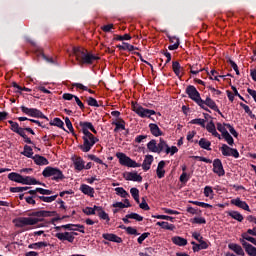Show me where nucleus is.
Segmentation results:
<instances>
[{
  "label": "nucleus",
  "mask_w": 256,
  "mask_h": 256,
  "mask_svg": "<svg viewBox=\"0 0 256 256\" xmlns=\"http://www.w3.org/2000/svg\"><path fill=\"white\" fill-rule=\"evenodd\" d=\"M57 211L39 210L28 213V217H20L17 219V227H27L37 225L44 221V217H55Z\"/></svg>",
  "instance_id": "obj_1"
},
{
  "label": "nucleus",
  "mask_w": 256,
  "mask_h": 256,
  "mask_svg": "<svg viewBox=\"0 0 256 256\" xmlns=\"http://www.w3.org/2000/svg\"><path fill=\"white\" fill-rule=\"evenodd\" d=\"M73 55H75L76 60L79 61L80 65H93L95 61L101 59L99 56L81 47H73Z\"/></svg>",
  "instance_id": "obj_2"
},
{
  "label": "nucleus",
  "mask_w": 256,
  "mask_h": 256,
  "mask_svg": "<svg viewBox=\"0 0 256 256\" xmlns=\"http://www.w3.org/2000/svg\"><path fill=\"white\" fill-rule=\"evenodd\" d=\"M43 177L45 179H48L51 177L52 181H56V183H59V181H63L65 179V175L63 174V171L57 167H52V166H47L43 171H42Z\"/></svg>",
  "instance_id": "obj_3"
},
{
  "label": "nucleus",
  "mask_w": 256,
  "mask_h": 256,
  "mask_svg": "<svg viewBox=\"0 0 256 256\" xmlns=\"http://www.w3.org/2000/svg\"><path fill=\"white\" fill-rule=\"evenodd\" d=\"M82 139H83V144L79 146V149H81L83 153H89V151L93 149V146L95 145V143H99V138L95 137V135L83 136Z\"/></svg>",
  "instance_id": "obj_4"
},
{
  "label": "nucleus",
  "mask_w": 256,
  "mask_h": 256,
  "mask_svg": "<svg viewBox=\"0 0 256 256\" xmlns=\"http://www.w3.org/2000/svg\"><path fill=\"white\" fill-rule=\"evenodd\" d=\"M117 159H119L120 165H123V167H132L137 168L141 167V164L137 163L135 160L131 159V157L127 156L123 152L116 153Z\"/></svg>",
  "instance_id": "obj_5"
},
{
  "label": "nucleus",
  "mask_w": 256,
  "mask_h": 256,
  "mask_svg": "<svg viewBox=\"0 0 256 256\" xmlns=\"http://www.w3.org/2000/svg\"><path fill=\"white\" fill-rule=\"evenodd\" d=\"M133 111L138 117H141L142 119H151V115H157V112H155V110L144 108L139 104H133Z\"/></svg>",
  "instance_id": "obj_6"
},
{
  "label": "nucleus",
  "mask_w": 256,
  "mask_h": 256,
  "mask_svg": "<svg viewBox=\"0 0 256 256\" xmlns=\"http://www.w3.org/2000/svg\"><path fill=\"white\" fill-rule=\"evenodd\" d=\"M22 113L25 115H28V117H35L37 119H46V121H49V118L41 112V110L37 108H27L26 106L20 107Z\"/></svg>",
  "instance_id": "obj_7"
},
{
  "label": "nucleus",
  "mask_w": 256,
  "mask_h": 256,
  "mask_svg": "<svg viewBox=\"0 0 256 256\" xmlns=\"http://www.w3.org/2000/svg\"><path fill=\"white\" fill-rule=\"evenodd\" d=\"M76 127H77V129H79V127H81V131H82L83 135L86 137L93 136V133L95 135H97V130L95 129V126H93V123H91V122L80 121Z\"/></svg>",
  "instance_id": "obj_8"
},
{
  "label": "nucleus",
  "mask_w": 256,
  "mask_h": 256,
  "mask_svg": "<svg viewBox=\"0 0 256 256\" xmlns=\"http://www.w3.org/2000/svg\"><path fill=\"white\" fill-rule=\"evenodd\" d=\"M186 95H188L189 99L194 101L197 105L199 103H203V99L201 98V94L197 90V88L193 85H188L185 90Z\"/></svg>",
  "instance_id": "obj_9"
},
{
  "label": "nucleus",
  "mask_w": 256,
  "mask_h": 256,
  "mask_svg": "<svg viewBox=\"0 0 256 256\" xmlns=\"http://www.w3.org/2000/svg\"><path fill=\"white\" fill-rule=\"evenodd\" d=\"M198 105L201 109H205L206 105V107H209V109H212V111H216L218 115L225 117L221 110H219V107L217 106V103H215V100L211 99V97H207L205 100H202V103H198Z\"/></svg>",
  "instance_id": "obj_10"
},
{
  "label": "nucleus",
  "mask_w": 256,
  "mask_h": 256,
  "mask_svg": "<svg viewBox=\"0 0 256 256\" xmlns=\"http://www.w3.org/2000/svg\"><path fill=\"white\" fill-rule=\"evenodd\" d=\"M220 151L224 157H234V159H239V151L229 147L227 144H223Z\"/></svg>",
  "instance_id": "obj_11"
},
{
  "label": "nucleus",
  "mask_w": 256,
  "mask_h": 256,
  "mask_svg": "<svg viewBox=\"0 0 256 256\" xmlns=\"http://www.w3.org/2000/svg\"><path fill=\"white\" fill-rule=\"evenodd\" d=\"M213 173H216L218 177H223L225 175V169L223 168V162L221 159L217 158L213 161Z\"/></svg>",
  "instance_id": "obj_12"
},
{
  "label": "nucleus",
  "mask_w": 256,
  "mask_h": 256,
  "mask_svg": "<svg viewBox=\"0 0 256 256\" xmlns=\"http://www.w3.org/2000/svg\"><path fill=\"white\" fill-rule=\"evenodd\" d=\"M123 177L126 181H135L137 183H141V181H143V176L137 172H125Z\"/></svg>",
  "instance_id": "obj_13"
},
{
  "label": "nucleus",
  "mask_w": 256,
  "mask_h": 256,
  "mask_svg": "<svg viewBox=\"0 0 256 256\" xmlns=\"http://www.w3.org/2000/svg\"><path fill=\"white\" fill-rule=\"evenodd\" d=\"M231 205H235V207H238L239 209H243L244 211L251 212V209L249 208V204L247 202L242 201L241 198L232 199L230 201Z\"/></svg>",
  "instance_id": "obj_14"
},
{
  "label": "nucleus",
  "mask_w": 256,
  "mask_h": 256,
  "mask_svg": "<svg viewBox=\"0 0 256 256\" xmlns=\"http://www.w3.org/2000/svg\"><path fill=\"white\" fill-rule=\"evenodd\" d=\"M55 237L59 239V241H68V243H73V241H75V236H73L71 232L56 233Z\"/></svg>",
  "instance_id": "obj_15"
},
{
  "label": "nucleus",
  "mask_w": 256,
  "mask_h": 256,
  "mask_svg": "<svg viewBox=\"0 0 256 256\" xmlns=\"http://www.w3.org/2000/svg\"><path fill=\"white\" fill-rule=\"evenodd\" d=\"M242 247L249 256H256V247L245 240H241Z\"/></svg>",
  "instance_id": "obj_16"
},
{
  "label": "nucleus",
  "mask_w": 256,
  "mask_h": 256,
  "mask_svg": "<svg viewBox=\"0 0 256 256\" xmlns=\"http://www.w3.org/2000/svg\"><path fill=\"white\" fill-rule=\"evenodd\" d=\"M95 209L100 219L106 221V223H109L111 221V218H109V214H107V212L103 210V207L95 205Z\"/></svg>",
  "instance_id": "obj_17"
},
{
  "label": "nucleus",
  "mask_w": 256,
  "mask_h": 256,
  "mask_svg": "<svg viewBox=\"0 0 256 256\" xmlns=\"http://www.w3.org/2000/svg\"><path fill=\"white\" fill-rule=\"evenodd\" d=\"M103 239L111 241L112 243H123V239L115 234L104 233L102 234Z\"/></svg>",
  "instance_id": "obj_18"
},
{
  "label": "nucleus",
  "mask_w": 256,
  "mask_h": 256,
  "mask_svg": "<svg viewBox=\"0 0 256 256\" xmlns=\"http://www.w3.org/2000/svg\"><path fill=\"white\" fill-rule=\"evenodd\" d=\"M153 161V155H146L143 163L141 164L143 171H149V169H151V165H153Z\"/></svg>",
  "instance_id": "obj_19"
},
{
  "label": "nucleus",
  "mask_w": 256,
  "mask_h": 256,
  "mask_svg": "<svg viewBox=\"0 0 256 256\" xmlns=\"http://www.w3.org/2000/svg\"><path fill=\"white\" fill-rule=\"evenodd\" d=\"M149 130L151 135L154 137H161L163 135V131H161V128L155 123H150L149 124Z\"/></svg>",
  "instance_id": "obj_20"
},
{
  "label": "nucleus",
  "mask_w": 256,
  "mask_h": 256,
  "mask_svg": "<svg viewBox=\"0 0 256 256\" xmlns=\"http://www.w3.org/2000/svg\"><path fill=\"white\" fill-rule=\"evenodd\" d=\"M22 185H43L45 187V184L37 181V179L31 177V176H25L22 178Z\"/></svg>",
  "instance_id": "obj_21"
},
{
  "label": "nucleus",
  "mask_w": 256,
  "mask_h": 256,
  "mask_svg": "<svg viewBox=\"0 0 256 256\" xmlns=\"http://www.w3.org/2000/svg\"><path fill=\"white\" fill-rule=\"evenodd\" d=\"M80 191L84 193V195H88L89 197H94L95 189L87 184H82L80 186Z\"/></svg>",
  "instance_id": "obj_22"
},
{
  "label": "nucleus",
  "mask_w": 256,
  "mask_h": 256,
  "mask_svg": "<svg viewBox=\"0 0 256 256\" xmlns=\"http://www.w3.org/2000/svg\"><path fill=\"white\" fill-rule=\"evenodd\" d=\"M156 174L158 179H163V177H165V161L164 160L158 163Z\"/></svg>",
  "instance_id": "obj_23"
},
{
  "label": "nucleus",
  "mask_w": 256,
  "mask_h": 256,
  "mask_svg": "<svg viewBox=\"0 0 256 256\" xmlns=\"http://www.w3.org/2000/svg\"><path fill=\"white\" fill-rule=\"evenodd\" d=\"M32 159L36 165H49V160L39 154H36L34 157H32Z\"/></svg>",
  "instance_id": "obj_24"
},
{
  "label": "nucleus",
  "mask_w": 256,
  "mask_h": 256,
  "mask_svg": "<svg viewBox=\"0 0 256 256\" xmlns=\"http://www.w3.org/2000/svg\"><path fill=\"white\" fill-rule=\"evenodd\" d=\"M228 247L229 249H231V251H234L236 255H241V256L245 255V251H243V248L239 244L231 243L228 245Z\"/></svg>",
  "instance_id": "obj_25"
},
{
  "label": "nucleus",
  "mask_w": 256,
  "mask_h": 256,
  "mask_svg": "<svg viewBox=\"0 0 256 256\" xmlns=\"http://www.w3.org/2000/svg\"><path fill=\"white\" fill-rule=\"evenodd\" d=\"M74 167L76 171H83L85 169V161L81 157H77L75 160H73Z\"/></svg>",
  "instance_id": "obj_26"
},
{
  "label": "nucleus",
  "mask_w": 256,
  "mask_h": 256,
  "mask_svg": "<svg viewBox=\"0 0 256 256\" xmlns=\"http://www.w3.org/2000/svg\"><path fill=\"white\" fill-rule=\"evenodd\" d=\"M8 179L10 181H14V183H21L23 182V175L17 173V172H12L8 174Z\"/></svg>",
  "instance_id": "obj_27"
},
{
  "label": "nucleus",
  "mask_w": 256,
  "mask_h": 256,
  "mask_svg": "<svg viewBox=\"0 0 256 256\" xmlns=\"http://www.w3.org/2000/svg\"><path fill=\"white\" fill-rule=\"evenodd\" d=\"M9 125H11L10 129L14 133H17V135H20L21 132L25 131V129L19 127V123L13 122V120H8Z\"/></svg>",
  "instance_id": "obj_28"
},
{
  "label": "nucleus",
  "mask_w": 256,
  "mask_h": 256,
  "mask_svg": "<svg viewBox=\"0 0 256 256\" xmlns=\"http://www.w3.org/2000/svg\"><path fill=\"white\" fill-rule=\"evenodd\" d=\"M172 243L178 245V247H185V245H187V239L180 236H174L172 237Z\"/></svg>",
  "instance_id": "obj_29"
},
{
  "label": "nucleus",
  "mask_w": 256,
  "mask_h": 256,
  "mask_svg": "<svg viewBox=\"0 0 256 256\" xmlns=\"http://www.w3.org/2000/svg\"><path fill=\"white\" fill-rule=\"evenodd\" d=\"M228 217H231L232 219H235V221H238L239 223H243V215L239 213V211H229L227 212Z\"/></svg>",
  "instance_id": "obj_30"
},
{
  "label": "nucleus",
  "mask_w": 256,
  "mask_h": 256,
  "mask_svg": "<svg viewBox=\"0 0 256 256\" xmlns=\"http://www.w3.org/2000/svg\"><path fill=\"white\" fill-rule=\"evenodd\" d=\"M198 145L201 147V149L211 151V141L207 140V138H201L198 142Z\"/></svg>",
  "instance_id": "obj_31"
},
{
  "label": "nucleus",
  "mask_w": 256,
  "mask_h": 256,
  "mask_svg": "<svg viewBox=\"0 0 256 256\" xmlns=\"http://www.w3.org/2000/svg\"><path fill=\"white\" fill-rule=\"evenodd\" d=\"M156 225L158 227H161L162 229H166V231H175V225L174 224H169V222H157Z\"/></svg>",
  "instance_id": "obj_32"
},
{
  "label": "nucleus",
  "mask_w": 256,
  "mask_h": 256,
  "mask_svg": "<svg viewBox=\"0 0 256 256\" xmlns=\"http://www.w3.org/2000/svg\"><path fill=\"white\" fill-rule=\"evenodd\" d=\"M51 126L54 127H59V129H63V131H67L65 129V123L63 122V120H61V118H54L52 122H50Z\"/></svg>",
  "instance_id": "obj_33"
},
{
  "label": "nucleus",
  "mask_w": 256,
  "mask_h": 256,
  "mask_svg": "<svg viewBox=\"0 0 256 256\" xmlns=\"http://www.w3.org/2000/svg\"><path fill=\"white\" fill-rule=\"evenodd\" d=\"M117 48L120 49V51H135V49H137V47L127 42H123L122 45H117Z\"/></svg>",
  "instance_id": "obj_34"
},
{
  "label": "nucleus",
  "mask_w": 256,
  "mask_h": 256,
  "mask_svg": "<svg viewBox=\"0 0 256 256\" xmlns=\"http://www.w3.org/2000/svg\"><path fill=\"white\" fill-rule=\"evenodd\" d=\"M21 155H24V157H28V159H33V148L29 145L24 146L23 152H21Z\"/></svg>",
  "instance_id": "obj_35"
},
{
  "label": "nucleus",
  "mask_w": 256,
  "mask_h": 256,
  "mask_svg": "<svg viewBox=\"0 0 256 256\" xmlns=\"http://www.w3.org/2000/svg\"><path fill=\"white\" fill-rule=\"evenodd\" d=\"M169 147L167 144V141H165L163 138H160L159 143L157 144V153H163Z\"/></svg>",
  "instance_id": "obj_36"
},
{
  "label": "nucleus",
  "mask_w": 256,
  "mask_h": 256,
  "mask_svg": "<svg viewBox=\"0 0 256 256\" xmlns=\"http://www.w3.org/2000/svg\"><path fill=\"white\" fill-rule=\"evenodd\" d=\"M112 125H115L114 133H118L119 129L125 131V120L120 119V122H112Z\"/></svg>",
  "instance_id": "obj_37"
},
{
  "label": "nucleus",
  "mask_w": 256,
  "mask_h": 256,
  "mask_svg": "<svg viewBox=\"0 0 256 256\" xmlns=\"http://www.w3.org/2000/svg\"><path fill=\"white\" fill-rule=\"evenodd\" d=\"M147 149L151 151V153H157L159 150L157 149V140L152 139L148 144H147Z\"/></svg>",
  "instance_id": "obj_38"
},
{
  "label": "nucleus",
  "mask_w": 256,
  "mask_h": 256,
  "mask_svg": "<svg viewBox=\"0 0 256 256\" xmlns=\"http://www.w3.org/2000/svg\"><path fill=\"white\" fill-rule=\"evenodd\" d=\"M49 243L47 242H36V243H32L29 244V249H42V247H48Z\"/></svg>",
  "instance_id": "obj_39"
},
{
  "label": "nucleus",
  "mask_w": 256,
  "mask_h": 256,
  "mask_svg": "<svg viewBox=\"0 0 256 256\" xmlns=\"http://www.w3.org/2000/svg\"><path fill=\"white\" fill-rule=\"evenodd\" d=\"M172 70L177 77L181 75V64H179V61L172 62Z\"/></svg>",
  "instance_id": "obj_40"
},
{
  "label": "nucleus",
  "mask_w": 256,
  "mask_h": 256,
  "mask_svg": "<svg viewBox=\"0 0 256 256\" xmlns=\"http://www.w3.org/2000/svg\"><path fill=\"white\" fill-rule=\"evenodd\" d=\"M58 195H53V196H38V199L40 201H44V203H53L57 199Z\"/></svg>",
  "instance_id": "obj_41"
},
{
  "label": "nucleus",
  "mask_w": 256,
  "mask_h": 256,
  "mask_svg": "<svg viewBox=\"0 0 256 256\" xmlns=\"http://www.w3.org/2000/svg\"><path fill=\"white\" fill-rule=\"evenodd\" d=\"M115 191H116V195H119L123 199H127V197H129V194L123 187H117V188H115Z\"/></svg>",
  "instance_id": "obj_42"
},
{
  "label": "nucleus",
  "mask_w": 256,
  "mask_h": 256,
  "mask_svg": "<svg viewBox=\"0 0 256 256\" xmlns=\"http://www.w3.org/2000/svg\"><path fill=\"white\" fill-rule=\"evenodd\" d=\"M65 124L67 129H69L70 133H72V135L74 137H77V134H75V129L73 128V124L71 123V120L69 119V117L64 118Z\"/></svg>",
  "instance_id": "obj_43"
},
{
  "label": "nucleus",
  "mask_w": 256,
  "mask_h": 256,
  "mask_svg": "<svg viewBox=\"0 0 256 256\" xmlns=\"http://www.w3.org/2000/svg\"><path fill=\"white\" fill-rule=\"evenodd\" d=\"M190 223H193L194 225H205L207 220L203 217H195L190 220Z\"/></svg>",
  "instance_id": "obj_44"
},
{
  "label": "nucleus",
  "mask_w": 256,
  "mask_h": 256,
  "mask_svg": "<svg viewBox=\"0 0 256 256\" xmlns=\"http://www.w3.org/2000/svg\"><path fill=\"white\" fill-rule=\"evenodd\" d=\"M88 159H90V161H94V163H98L99 165H105V167H107V164H105L103 160H101L95 154H89Z\"/></svg>",
  "instance_id": "obj_45"
},
{
  "label": "nucleus",
  "mask_w": 256,
  "mask_h": 256,
  "mask_svg": "<svg viewBox=\"0 0 256 256\" xmlns=\"http://www.w3.org/2000/svg\"><path fill=\"white\" fill-rule=\"evenodd\" d=\"M240 107H242V109H244L245 113H247V115H249V117H251V119L255 118V114H253V112L251 111V108H249V106L247 104H244L243 102H241Z\"/></svg>",
  "instance_id": "obj_46"
},
{
  "label": "nucleus",
  "mask_w": 256,
  "mask_h": 256,
  "mask_svg": "<svg viewBox=\"0 0 256 256\" xmlns=\"http://www.w3.org/2000/svg\"><path fill=\"white\" fill-rule=\"evenodd\" d=\"M222 137L225 139L226 143H228V145L233 146L235 143V140L233 139V136H231V134H229V132L224 133V135H222Z\"/></svg>",
  "instance_id": "obj_47"
},
{
  "label": "nucleus",
  "mask_w": 256,
  "mask_h": 256,
  "mask_svg": "<svg viewBox=\"0 0 256 256\" xmlns=\"http://www.w3.org/2000/svg\"><path fill=\"white\" fill-rule=\"evenodd\" d=\"M130 193H131V196L133 197L134 201H136V203L139 204L140 203V201H139V189L131 188Z\"/></svg>",
  "instance_id": "obj_48"
},
{
  "label": "nucleus",
  "mask_w": 256,
  "mask_h": 256,
  "mask_svg": "<svg viewBox=\"0 0 256 256\" xmlns=\"http://www.w3.org/2000/svg\"><path fill=\"white\" fill-rule=\"evenodd\" d=\"M131 40V35L129 34H124L123 36L121 35H114V41H129Z\"/></svg>",
  "instance_id": "obj_49"
},
{
  "label": "nucleus",
  "mask_w": 256,
  "mask_h": 256,
  "mask_svg": "<svg viewBox=\"0 0 256 256\" xmlns=\"http://www.w3.org/2000/svg\"><path fill=\"white\" fill-rule=\"evenodd\" d=\"M204 195L205 197H211V199H213V195H215L213 188L211 186H205Z\"/></svg>",
  "instance_id": "obj_50"
},
{
  "label": "nucleus",
  "mask_w": 256,
  "mask_h": 256,
  "mask_svg": "<svg viewBox=\"0 0 256 256\" xmlns=\"http://www.w3.org/2000/svg\"><path fill=\"white\" fill-rule=\"evenodd\" d=\"M74 87H77V89H81L82 91H88V93H91L92 95L95 93V91L87 88V86H85L81 83H75Z\"/></svg>",
  "instance_id": "obj_51"
},
{
  "label": "nucleus",
  "mask_w": 256,
  "mask_h": 256,
  "mask_svg": "<svg viewBox=\"0 0 256 256\" xmlns=\"http://www.w3.org/2000/svg\"><path fill=\"white\" fill-rule=\"evenodd\" d=\"M227 63H229V65H231V67L235 71L236 75H240L239 66H237V63H235V61H233V60H231V58H229L227 60Z\"/></svg>",
  "instance_id": "obj_52"
},
{
  "label": "nucleus",
  "mask_w": 256,
  "mask_h": 256,
  "mask_svg": "<svg viewBox=\"0 0 256 256\" xmlns=\"http://www.w3.org/2000/svg\"><path fill=\"white\" fill-rule=\"evenodd\" d=\"M152 217L154 219H164L165 221H171V223H173V221H175V218H173L171 216H167V215H153Z\"/></svg>",
  "instance_id": "obj_53"
},
{
  "label": "nucleus",
  "mask_w": 256,
  "mask_h": 256,
  "mask_svg": "<svg viewBox=\"0 0 256 256\" xmlns=\"http://www.w3.org/2000/svg\"><path fill=\"white\" fill-rule=\"evenodd\" d=\"M224 127H227V129H229L231 135H233V137H239V133H237V130H235V128L233 126H231V124L229 123H224Z\"/></svg>",
  "instance_id": "obj_54"
},
{
  "label": "nucleus",
  "mask_w": 256,
  "mask_h": 256,
  "mask_svg": "<svg viewBox=\"0 0 256 256\" xmlns=\"http://www.w3.org/2000/svg\"><path fill=\"white\" fill-rule=\"evenodd\" d=\"M192 125H201L203 128H205V119L196 118L190 121Z\"/></svg>",
  "instance_id": "obj_55"
},
{
  "label": "nucleus",
  "mask_w": 256,
  "mask_h": 256,
  "mask_svg": "<svg viewBox=\"0 0 256 256\" xmlns=\"http://www.w3.org/2000/svg\"><path fill=\"white\" fill-rule=\"evenodd\" d=\"M179 149L176 146H172V147H167V149L165 150L166 155H175V153H178Z\"/></svg>",
  "instance_id": "obj_56"
},
{
  "label": "nucleus",
  "mask_w": 256,
  "mask_h": 256,
  "mask_svg": "<svg viewBox=\"0 0 256 256\" xmlns=\"http://www.w3.org/2000/svg\"><path fill=\"white\" fill-rule=\"evenodd\" d=\"M190 69H191L190 73H192V75H199V73H201V71H203L202 68L199 69L197 64H195L193 66L190 65Z\"/></svg>",
  "instance_id": "obj_57"
},
{
  "label": "nucleus",
  "mask_w": 256,
  "mask_h": 256,
  "mask_svg": "<svg viewBox=\"0 0 256 256\" xmlns=\"http://www.w3.org/2000/svg\"><path fill=\"white\" fill-rule=\"evenodd\" d=\"M82 211H83V213H84L85 215H95V212L97 211V209H95V205H94L93 208H91V207H86V208H84Z\"/></svg>",
  "instance_id": "obj_58"
},
{
  "label": "nucleus",
  "mask_w": 256,
  "mask_h": 256,
  "mask_svg": "<svg viewBox=\"0 0 256 256\" xmlns=\"http://www.w3.org/2000/svg\"><path fill=\"white\" fill-rule=\"evenodd\" d=\"M127 217L130 218V219H134L135 221H143V216L137 214V213H130V214H127Z\"/></svg>",
  "instance_id": "obj_59"
},
{
  "label": "nucleus",
  "mask_w": 256,
  "mask_h": 256,
  "mask_svg": "<svg viewBox=\"0 0 256 256\" xmlns=\"http://www.w3.org/2000/svg\"><path fill=\"white\" fill-rule=\"evenodd\" d=\"M87 103L90 107H99V102H97V99L93 97H89Z\"/></svg>",
  "instance_id": "obj_60"
},
{
  "label": "nucleus",
  "mask_w": 256,
  "mask_h": 256,
  "mask_svg": "<svg viewBox=\"0 0 256 256\" xmlns=\"http://www.w3.org/2000/svg\"><path fill=\"white\" fill-rule=\"evenodd\" d=\"M149 235H151V233H149V232H144L143 234H141V236L138 237V239H137L139 245H143V241H145L147 239V237H149Z\"/></svg>",
  "instance_id": "obj_61"
},
{
  "label": "nucleus",
  "mask_w": 256,
  "mask_h": 256,
  "mask_svg": "<svg viewBox=\"0 0 256 256\" xmlns=\"http://www.w3.org/2000/svg\"><path fill=\"white\" fill-rule=\"evenodd\" d=\"M225 123L221 124V123H217V129L220 133H222V136L225 135V133H229V131H227V128H225Z\"/></svg>",
  "instance_id": "obj_62"
},
{
  "label": "nucleus",
  "mask_w": 256,
  "mask_h": 256,
  "mask_svg": "<svg viewBox=\"0 0 256 256\" xmlns=\"http://www.w3.org/2000/svg\"><path fill=\"white\" fill-rule=\"evenodd\" d=\"M36 191H38V193H40V195H53L52 190H47L44 188H36Z\"/></svg>",
  "instance_id": "obj_63"
},
{
  "label": "nucleus",
  "mask_w": 256,
  "mask_h": 256,
  "mask_svg": "<svg viewBox=\"0 0 256 256\" xmlns=\"http://www.w3.org/2000/svg\"><path fill=\"white\" fill-rule=\"evenodd\" d=\"M206 129L208 131V133H212L216 130L215 128V123L213 121H210L207 126H206Z\"/></svg>",
  "instance_id": "obj_64"
}]
</instances>
